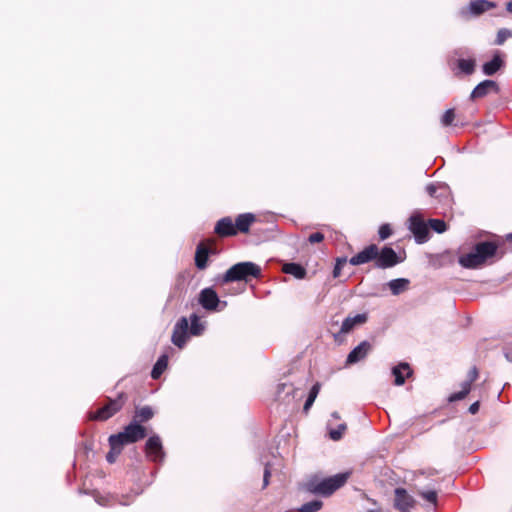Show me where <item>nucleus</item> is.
Here are the masks:
<instances>
[{"instance_id": "18", "label": "nucleus", "mask_w": 512, "mask_h": 512, "mask_svg": "<svg viewBox=\"0 0 512 512\" xmlns=\"http://www.w3.org/2000/svg\"><path fill=\"white\" fill-rule=\"evenodd\" d=\"M473 250L487 261L496 254L497 246L493 242L484 241L477 243Z\"/></svg>"}, {"instance_id": "47", "label": "nucleus", "mask_w": 512, "mask_h": 512, "mask_svg": "<svg viewBox=\"0 0 512 512\" xmlns=\"http://www.w3.org/2000/svg\"><path fill=\"white\" fill-rule=\"evenodd\" d=\"M506 9H507V11L512 12V1H510L506 4Z\"/></svg>"}, {"instance_id": "32", "label": "nucleus", "mask_w": 512, "mask_h": 512, "mask_svg": "<svg viewBox=\"0 0 512 512\" xmlns=\"http://www.w3.org/2000/svg\"><path fill=\"white\" fill-rule=\"evenodd\" d=\"M457 66L464 74L471 75L475 70V60L459 59L457 62Z\"/></svg>"}, {"instance_id": "22", "label": "nucleus", "mask_w": 512, "mask_h": 512, "mask_svg": "<svg viewBox=\"0 0 512 512\" xmlns=\"http://www.w3.org/2000/svg\"><path fill=\"white\" fill-rule=\"evenodd\" d=\"M502 65L503 61L501 57L499 54H495L490 61L483 64L482 70L485 75L492 76L502 67Z\"/></svg>"}, {"instance_id": "21", "label": "nucleus", "mask_w": 512, "mask_h": 512, "mask_svg": "<svg viewBox=\"0 0 512 512\" xmlns=\"http://www.w3.org/2000/svg\"><path fill=\"white\" fill-rule=\"evenodd\" d=\"M210 249L205 247L202 243L197 246L195 253V265L198 269L203 270L207 266V260Z\"/></svg>"}, {"instance_id": "17", "label": "nucleus", "mask_w": 512, "mask_h": 512, "mask_svg": "<svg viewBox=\"0 0 512 512\" xmlns=\"http://www.w3.org/2000/svg\"><path fill=\"white\" fill-rule=\"evenodd\" d=\"M413 371L409 364L401 362L400 364L392 368V374L395 377L394 383L397 386H401L405 383V379L412 375Z\"/></svg>"}, {"instance_id": "11", "label": "nucleus", "mask_w": 512, "mask_h": 512, "mask_svg": "<svg viewBox=\"0 0 512 512\" xmlns=\"http://www.w3.org/2000/svg\"><path fill=\"white\" fill-rule=\"evenodd\" d=\"M378 256V247L375 244H371L365 247L362 251L350 258L349 262L353 266L362 265L372 260L376 261Z\"/></svg>"}, {"instance_id": "45", "label": "nucleus", "mask_w": 512, "mask_h": 512, "mask_svg": "<svg viewBox=\"0 0 512 512\" xmlns=\"http://www.w3.org/2000/svg\"><path fill=\"white\" fill-rule=\"evenodd\" d=\"M339 418H340V416H339L338 412H333V413L331 414V419H330V420H331V421H332V420H338Z\"/></svg>"}, {"instance_id": "36", "label": "nucleus", "mask_w": 512, "mask_h": 512, "mask_svg": "<svg viewBox=\"0 0 512 512\" xmlns=\"http://www.w3.org/2000/svg\"><path fill=\"white\" fill-rule=\"evenodd\" d=\"M346 262H347V259L345 257L338 258L336 260V264L333 269V277L334 278H338L341 275V270H342L343 266L346 264Z\"/></svg>"}, {"instance_id": "13", "label": "nucleus", "mask_w": 512, "mask_h": 512, "mask_svg": "<svg viewBox=\"0 0 512 512\" xmlns=\"http://www.w3.org/2000/svg\"><path fill=\"white\" fill-rule=\"evenodd\" d=\"M490 92L498 93L499 87L497 82L493 80H484L480 82L471 92L470 98L472 100L485 97Z\"/></svg>"}, {"instance_id": "14", "label": "nucleus", "mask_w": 512, "mask_h": 512, "mask_svg": "<svg viewBox=\"0 0 512 512\" xmlns=\"http://www.w3.org/2000/svg\"><path fill=\"white\" fill-rule=\"evenodd\" d=\"M477 376H478V371L474 367L473 369H471L469 371L468 379L465 380L464 382H462L461 390L459 392L452 393L449 396V398H448L449 402H456V401L464 399L466 397V395L470 392L471 384L473 381L476 380Z\"/></svg>"}, {"instance_id": "48", "label": "nucleus", "mask_w": 512, "mask_h": 512, "mask_svg": "<svg viewBox=\"0 0 512 512\" xmlns=\"http://www.w3.org/2000/svg\"><path fill=\"white\" fill-rule=\"evenodd\" d=\"M96 501L98 502V504L100 505H105V503L102 501L101 498H97Z\"/></svg>"}, {"instance_id": "44", "label": "nucleus", "mask_w": 512, "mask_h": 512, "mask_svg": "<svg viewBox=\"0 0 512 512\" xmlns=\"http://www.w3.org/2000/svg\"><path fill=\"white\" fill-rule=\"evenodd\" d=\"M270 475H271L270 468H269V464L267 463V464H265V469H264V475L263 476L265 478H269L270 479Z\"/></svg>"}, {"instance_id": "6", "label": "nucleus", "mask_w": 512, "mask_h": 512, "mask_svg": "<svg viewBox=\"0 0 512 512\" xmlns=\"http://www.w3.org/2000/svg\"><path fill=\"white\" fill-rule=\"evenodd\" d=\"M408 228L413 233L417 243L422 244L428 240V226L418 213L410 216Z\"/></svg>"}, {"instance_id": "7", "label": "nucleus", "mask_w": 512, "mask_h": 512, "mask_svg": "<svg viewBox=\"0 0 512 512\" xmlns=\"http://www.w3.org/2000/svg\"><path fill=\"white\" fill-rule=\"evenodd\" d=\"M145 453L149 460L153 462H163L165 452L161 438L158 435L150 436L145 443Z\"/></svg>"}, {"instance_id": "46", "label": "nucleus", "mask_w": 512, "mask_h": 512, "mask_svg": "<svg viewBox=\"0 0 512 512\" xmlns=\"http://www.w3.org/2000/svg\"><path fill=\"white\" fill-rule=\"evenodd\" d=\"M268 484H269V478H265V477L263 476V488L267 487V486H268Z\"/></svg>"}, {"instance_id": "1", "label": "nucleus", "mask_w": 512, "mask_h": 512, "mask_svg": "<svg viewBox=\"0 0 512 512\" xmlns=\"http://www.w3.org/2000/svg\"><path fill=\"white\" fill-rule=\"evenodd\" d=\"M261 276V268L259 265L247 261L239 262L231 266L221 277L222 284L245 281L248 282L251 278H259Z\"/></svg>"}, {"instance_id": "39", "label": "nucleus", "mask_w": 512, "mask_h": 512, "mask_svg": "<svg viewBox=\"0 0 512 512\" xmlns=\"http://www.w3.org/2000/svg\"><path fill=\"white\" fill-rule=\"evenodd\" d=\"M446 184H433V183H430L426 186V192L429 194V196L431 197H437L436 195V192H437V189L438 188H446Z\"/></svg>"}, {"instance_id": "23", "label": "nucleus", "mask_w": 512, "mask_h": 512, "mask_svg": "<svg viewBox=\"0 0 512 512\" xmlns=\"http://www.w3.org/2000/svg\"><path fill=\"white\" fill-rule=\"evenodd\" d=\"M410 281L406 278H397L389 281L387 286L389 287L393 295H399L408 289Z\"/></svg>"}, {"instance_id": "29", "label": "nucleus", "mask_w": 512, "mask_h": 512, "mask_svg": "<svg viewBox=\"0 0 512 512\" xmlns=\"http://www.w3.org/2000/svg\"><path fill=\"white\" fill-rule=\"evenodd\" d=\"M327 429L329 431L330 439H332L333 441H339L342 438L345 430L347 429V426L345 423H340L339 425H337L336 428H333L332 421L329 420L327 423Z\"/></svg>"}, {"instance_id": "19", "label": "nucleus", "mask_w": 512, "mask_h": 512, "mask_svg": "<svg viewBox=\"0 0 512 512\" xmlns=\"http://www.w3.org/2000/svg\"><path fill=\"white\" fill-rule=\"evenodd\" d=\"M255 221V215L252 213H243L236 217L235 219V228L236 233L239 231L241 233H247L250 229L251 224Z\"/></svg>"}, {"instance_id": "35", "label": "nucleus", "mask_w": 512, "mask_h": 512, "mask_svg": "<svg viewBox=\"0 0 512 512\" xmlns=\"http://www.w3.org/2000/svg\"><path fill=\"white\" fill-rule=\"evenodd\" d=\"M420 496L425 499L427 502L436 504L437 503V493L434 490L429 491H420Z\"/></svg>"}, {"instance_id": "41", "label": "nucleus", "mask_w": 512, "mask_h": 512, "mask_svg": "<svg viewBox=\"0 0 512 512\" xmlns=\"http://www.w3.org/2000/svg\"><path fill=\"white\" fill-rule=\"evenodd\" d=\"M324 240V235L320 232H315V233H312L309 238H308V241L311 243V244H314V243H319V242H322Z\"/></svg>"}, {"instance_id": "5", "label": "nucleus", "mask_w": 512, "mask_h": 512, "mask_svg": "<svg viewBox=\"0 0 512 512\" xmlns=\"http://www.w3.org/2000/svg\"><path fill=\"white\" fill-rule=\"evenodd\" d=\"M124 405L123 394H120L114 399H109L108 402L96 412L90 414V419L105 421L115 415Z\"/></svg>"}, {"instance_id": "43", "label": "nucleus", "mask_w": 512, "mask_h": 512, "mask_svg": "<svg viewBox=\"0 0 512 512\" xmlns=\"http://www.w3.org/2000/svg\"><path fill=\"white\" fill-rule=\"evenodd\" d=\"M480 404L478 401L472 403L468 409L471 414H476L479 410Z\"/></svg>"}, {"instance_id": "9", "label": "nucleus", "mask_w": 512, "mask_h": 512, "mask_svg": "<svg viewBox=\"0 0 512 512\" xmlns=\"http://www.w3.org/2000/svg\"><path fill=\"white\" fill-rule=\"evenodd\" d=\"M189 321L186 317H181L175 324L172 334V343L178 348L186 345L188 338Z\"/></svg>"}, {"instance_id": "20", "label": "nucleus", "mask_w": 512, "mask_h": 512, "mask_svg": "<svg viewBox=\"0 0 512 512\" xmlns=\"http://www.w3.org/2000/svg\"><path fill=\"white\" fill-rule=\"evenodd\" d=\"M367 321V315L365 313L363 314H357L355 316H348L344 319L341 325L340 331L342 333H348L350 332L356 325L363 324Z\"/></svg>"}, {"instance_id": "49", "label": "nucleus", "mask_w": 512, "mask_h": 512, "mask_svg": "<svg viewBox=\"0 0 512 512\" xmlns=\"http://www.w3.org/2000/svg\"><path fill=\"white\" fill-rule=\"evenodd\" d=\"M507 239L512 243V233L508 234Z\"/></svg>"}, {"instance_id": "40", "label": "nucleus", "mask_w": 512, "mask_h": 512, "mask_svg": "<svg viewBox=\"0 0 512 512\" xmlns=\"http://www.w3.org/2000/svg\"><path fill=\"white\" fill-rule=\"evenodd\" d=\"M287 390V395L294 392V387L291 384L282 383L278 385L277 395L280 397L281 393Z\"/></svg>"}, {"instance_id": "4", "label": "nucleus", "mask_w": 512, "mask_h": 512, "mask_svg": "<svg viewBox=\"0 0 512 512\" xmlns=\"http://www.w3.org/2000/svg\"><path fill=\"white\" fill-rule=\"evenodd\" d=\"M198 302L207 311H222L227 306V302L221 301L216 291L211 287L200 291Z\"/></svg>"}, {"instance_id": "10", "label": "nucleus", "mask_w": 512, "mask_h": 512, "mask_svg": "<svg viewBox=\"0 0 512 512\" xmlns=\"http://www.w3.org/2000/svg\"><path fill=\"white\" fill-rule=\"evenodd\" d=\"M415 503V499L404 488L395 489L394 506L400 512H410Z\"/></svg>"}, {"instance_id": "24", "label": "nucleus", "mask_w": 512, "mask_h": 512, "mask_svg": "<svg viewBox=\"0 0 512 512\" xmlns=\"http://www.w3.org/2000/svg\"><path fill=\"white\" fill-rule=\"evenodd\" d=\"M205 330V323L201 322L200 317L193 313L190 315V326L188 332L192 336H200Z\"/></svg>"}, {"instance_id": "34", "label": "nucleus", "mask_w": 512, "mask_h": 512, "mask_svg": "<svg viewBox=\"0 0 512 512\" xmlns=\"http://www.w3.org/2000/svg\"><path fill=\"white\" fill-rule=\"evenodd\" d=\"M510 37H512V32L507 28H502L497 32L495 44L502 45Z\"/></svg>"}, {"instance_id": "30", "label": "nucleus", "mask_w": 512, "mask_h": 512, "mask_svg": "<svg viewBox=\"0 0 512 512\" xmlns=\"http://www.w3.org/2000/svg\"><path fill=\"white\" fill-rule=\"evenodd\" d=\"M319 391H320V384L315 383L312 386V388L310 389L309 395L304 403V407H303L304 412H308V410L311 408L315 399L317 398Z\"/></svg>"}, {"instance_id": "31", "label": "nucleus", "mask_w": 512, "mask_h": 512, "mask_svg": "<svg viewBox=\"0 0 512 512\" xmlns=\"http://www.w3.org/2000/svg\"><path fill=\"white\" fill-rule=\"evenodd\" d=\"M110 451L106 455V460L109 463H114L117 457L121 454L123 446L116 442H109Z\"/></svg>"}, {"instance_id": "3", "label": "nucleus", "mask_w": 512, "mask_h": 512, "mask_svg": "<svg viewBox=\"0 0 512 512\" xmlns=\"http://www.w3.org/2000/svg\"><path fill=\"white\" fill-rule=\"evenodd\" d=\"M146 436V429L137 423L136 421H132L128 424L122 432L117 434H113L109 437V442H116L122 446L127 444L135 443Z\"/></svg>"}, {"instance_id": "16", "label": "nucleus", "mask_w": 512, "mask_h": 512, "mask_svg": "<svg viewBox=\"0 0 512 512\" xmlns=\"http://www.w3.org/2000/svg\"><path fill=\"white\" fill-rule=\"evenodd\" d=\"M458 262L464 268L475 269L486 261H484L483 257L473 250L468 254L460 256Z\"/></svg>"}, {"instance_id": "12", "label": "nucleus", "mask_w": 512, "mask_h": 512, "mask_svg": "<svg viewBox=\"0 0 512 512\" xmlns=\"http://www.w3.org/2000/svg\"><path fill=\"white\" fill-rule=\"evenodd\" d=\"M372 346L371 344L364 340L360 342L354 349L350 351V353L347 356L346 364L351 365L358 363L359 361L366 358V356L369 354Z\"/></svg>"}, {"instance_id": "42", "label": "nucleus", "mask_w": 512, "mask_h": 512, "mask_svg": "<svg viewBox=\"0 0 512 512\" xmlns=\"http://www.w3.org/2000/svg\"><path fill=\"white\" fill-rule=\"evenodd\" d=\"M367 500L372 503L373 507L368 508L366 512H381V508L378 506L376 501L370 498H368Z\"/></svg>"}, {"instance_id": "25", "label": "nucleus", "mask_w": 512, "mask_h": 512, "mask_svg": "<svg viewBox=\"0 0 512 512\" xmlns=\"http://www.w3.org/2000/svg\"><path fill=\"white\" fill-rule=\"evenodd\" d=\"M283 271L286 274L294 276L296 279H303V278H305V276L307 274L306 269L301 264L294 263V262L286 263L283 266Z\"/></svg>"}, {"instance_id": "27", "label": "nucleus", "mask_w": 512, "mask_h": 512, "mask_svg": "<svg viewBox=\"0 0 512 512\" xmlns=\"http://www.w3.org/2000/svg\"><path fill=\"white\" fill-rule=\"evenodd\" d=\"M168 365V356L163 354L161 355L156 363L154 364L152 371H151V377L153 379H158L164 370L167 368Z\"/></svg>"}, {"instance_id": "15", "label": "nucleus", "mask_w": 512, "mask_h": 512, "mask_svg": "<svg viewBox=\"0 0 512 512\" xmlns=\"http://www.w3.org/2000/svg\"><path fill=\"white\" fill-rule=\"evenodd\" d=\"M214 232L220 237H229L236 235L235 224L230 217H223L217 221Z\"/></svg>"}, {"instance_id": "38", "label": "nucleus", "mask_w": 512, "mask_h": 512, "mask_svg": "<svg viewBox=\"0 0 512 512\" xmlns=\"http://www.w3.org/2000/svg\"><path fill=\"white\" fill-rule=\"evenodd\" d=\"M392 230L389 224H383L380 226L378 234L381 240H385L390 237Z\"/></svg>"}, {"instance_id": "8", "label": "nucleus", "mask_w": 512, "mask_h": 512, "mask_svg": "<svg viewBox=\"0 0 512 512\" xmlns=\"http://www.w3.org/2000/svg\"><path fill=\"white\" fill-rule=\"evenodd\" d=\"M401 262L397 253L389 246H385L378 250V256L376 257L375 266L380 269L391 268Z\"/></svg>"}, {"instance_id": "2", "label": "nucleus", "mask_w": 512, "mask_h": 512, "mask_svg": "<svg viewBox=\"0 0 512 512\" xmlns=\"http://www.w3.org/2000/svg\"><path fill=\"white\" fill-rule=\"evenodd\" d=\"M348 476V473H339L322 480L311 479L306 483L305 487L311 493L328 496L343 486Z\"/></svg>"}, {"instance_id": "37", "label": "nucleus", "mask_w": 512, "mask_h": 512, "mask_svg": "<svg viewBox=\"0 0 512 512\" xmlns=\"http://www.w3.org/2000/svg\"><path fill=\"white\" fill-rule=\"evenodd\" d=\"M455 117V113L453 109H448L442 116L441 122L444 126H449L452 124Z\"/></svg>"}, {"instance_id": "33", "label": "nucleus", "mask_w": 512, "mask_h": 512, "mask_svg": "<svg viewBox=\"0 0 512 512\" xmlns=\"http://www.w3.org/2000/svg\"><path fill=\"white\" fill-rule=\"evenodd\" d=\"M429 226L437 233H443L447 230V225L442 219H430Z\"/></svg>"}, {"instance_id": "26", "label": "nucleus", "mask_w": 512, "mask_h": 512, "mask_svg": "<svg viewBox=\"0 0 512 512\" xmlns=\"http://www.w3.org/2000/svg\"><path fill=\"white\" fill-rule=\"evenodd\" d=\"M494 7V3L486 0H475L470 2L469 10L473 15H480L481 13L490 10Z\"/></svg>"}, {"instance_id": "28", "label": "nucleus", "mask_w": 512, "mask_h": 512, "mask_svg": "<svg viewBox=\"0 0 512 512\" xmlns=\"http://www.w3.org/2000/svg\"><path fill=\"white\" fill-rule=\"evenodd\" d=\"M154 416V412L150 406H143L141 408L136 409L134 420L137 423L147 422Z\"/></svg>"}]
</instances>
